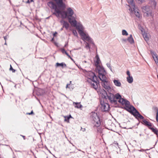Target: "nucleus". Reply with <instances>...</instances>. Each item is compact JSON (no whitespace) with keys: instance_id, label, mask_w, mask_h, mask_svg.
<instances>
[{"instance_id":"052dcab7","label":"nucleus","mask_w":158,"mask_h":158,"mask_svg":"<svg viewBox=\"0 0 158 158\" xmlns=\"http://www.w3.org/2000/svg\"><path fill=\"white\" fill-rule=\"evenodd\" d=\"M70 58L71 59V60H73V61H74V60H73V59L72 58H71V56H70Z\"/></svg>"},{"instance_id":"f3484780","label":"nucleus","mask_w":158,"mask_h":158,"mask_svg":"<svg viewBox=\"0 0 158 158\" xmlns=\"http://www.w3.org/2000/svg\"><path fill=\"white\" fill-rule=\"evenodd\" d=\"M61 23L63 25V27H65L66 30H67L69 27V24L68 22L64 20H62L60 21Z\"/></svg>"},{"instance_id":"f704fd0d","label":"nucleus","mask_w":158,"mask_h":158,"mask_svg":"<svg viewBox=\"0 0 158 158\" xmlns=\"http://www.w3.org/2000/svg\"><path fill=\"white\" fill-rule=\"evenodd\" d=\"M152 5L154 6V7H155L156 6V5L157 3L155 1H153L152 2Z\"/></svg>"},{"instance_id":"e2e57ef3","label":"nucleus","mask_w":158,"mask_h":158,"mask_svg":"<svg viewBox=\"0 0 158 158\" xmlns=\"http://www.w3.org/2000/svg\"><path fill=\"white\" fill-rule=\"evenodd\" d=\"M85 131V129L84 128V130H83V131Z\"/></svg>"},{"instance_id":"72a5a7b5","label":"nucleus","mask_w":158,"mask_h":158,"mask_svg":"<svg viewBox=\"0 0 158 158\" xmlns=\"http://www.w3.org/2000/svg\"><path fill=\"white\" fill-rule=\"evenodd\" d=\"M153 110L156 112V113H158V109L157 107H153Z\"/></svg>"},{"instance_id":"c85d7f7f","label":"nucleus","mask_w":158,"mask_h":158,"mask_svg":"<svg viewBox=\"0 0 158 158\" xmlns=\"http://www.w3.org/2000/svg\"><path fill=\"white\" fill-rule=\"evenodd\" d=\"M114 99H119L120 100L122 98V97L121 95L117 93L114 95Z\"/></svg>"},{"instance_id":"2eb2a0df","label":"nucleus","mask_w":158,"mask_h":158,"mask_svg":"<svg viewBox=\"0 0 158 158\" xmlns=\"http://www.w3.org/2000/svg\"><path fill=\"white\" fill-rule=\"evenodd\" d=\"M118 102L119 103H121L122 105H125V107L128 105H130V102L122 98L119 100Z\"/></svg>"},{"instance_id":"6ab92c4d","label":"nucleus","mask_w":158,"mask_h":158,"mask_svg":"<svg viewBox=\"0 0 158 158\" xmlns=\"http://www.w3.org/2000/svg\"><path fill=\"white\" fill-rule=\"evenodd\" d=\"M128 3L129 4L128 5L129 6L134 8L135 7V4L133 0H126Z\"/></svg>"},{"instance_id":"37998d69","label":"nucleus","mask_w":158,"mask_h":158,"mask_svg":"<svg viewBox=\"0 0 158 158\" xmlns=\"http://www.w3.org/2000/svg\"><path fill=\"white\" fill-rule=\"evenodd\" d=\"M106 65L109 68H110V63H107L106 64Z\"/></svg>"},{"instance_id":"20e7f679","label":"nucleus","mask_w":158,"mask_h":158,"mask_svg":"<svg viewBox=\"0 0 158 158\" xmlns=\"http://www.w3.org/2000/svg\"><path fill=\"white\" fill-rule=\"evenodd\" d=\"M96 71L98 73V76L100 79L106 77V72L104 68L100 65H98L96 68Z\"/></svg>"},{"instance_id":"774afa93","label":"nucleus","mask_w":158,"mask_h":158,"mask_svg":"<svg viewBox=\"0 0 158 158\" xmlns=\"http://www.w3.org/2000/svg\"><path fill=\"white\" fill-rule=\"evenodd\" d=\"M70 83H71V81H70Z\"/></svg>"},{"instance_id":"8fccbe9b","label":"nucleus","mask_w":158,"mask_h":158,"mask_svg":"<svg viewBox=\"0 0 158 158\" xmlns=\"http://www.w3.org/2000/svg\"><path fill=\"white\" fill-rule=\"evenodd\" d=\"M114 143L116 144H117L118 147V143H117V142H114Z\"/></svg>"},{"instance_id":"cd10ccee","label":"nucleus","mask_w":158,"mask_h":158,"mask_svg":"<svg viewBox=\"0 0 158 158\" xmlns=\"http://www.w3.org/2000/svg\"><path fill=\"white\" fill-rule=\"evenodd\" d=\"M56 65L57 67H58L59 66H61L63 68L66 67V64L63 62H62V63H56Z\"/></svg>"},{"instance_id":"39448f33","label":"nucleus","mask_w":158,"mask_h":158,"mask_svg":"<svg viewBox=\"0 0 158 158\" xmlns=\"http://www.w3.org/2000/svg\"><path fill=\"white\" fill-rule=\"evenodd\" d=\"M142 11L144 13L145 16H151L153 17V14L150 7L148 6H143L142 7Z\"/></svg>"},{"instance_id":"6e6d98bb","label":"nucleus","mask_w":158,"mask_h":158,"mask_svg":"<svg viewBox=\"0 0 158 158\" xmlns=\"http://www.w3.org/2000/svg\"><path fill=\"white\" fill-rule=\"evenodd\" d=\"M142 136H144V135H143V134H139V136H142Z\"/></svg>"},{"instance_id":"473e14b6","label":"nucleus","mask_w":158,"mask_h":158,"mask_svg":"<svg viewBox=\"0 0 158 158\" xmlns=\"http://www.w3.org/2000/svg\"><path fill=\"white\" fill-rule=\"evenodd\" d=\"M85 48L86 49H90V47L89 44L87 42H86Z\"/></svg>"},{"instance_id":"aec40b11","label":"nucleus","mask_w":158,"mask_h":158,"mask_svg":"<svg viewBox=\"0 0 158 158\" xmlns=\"http://www.w3.org/2000/svg\"><path fill=\"white\" fill-rule=\"evenodd\" d=\"M143 123L146 126L149 127H151L152 126V124L151 123L147 121L145 119H143Z\"/></svg>"},{"instance_id":"79ce46f5","label":"nucleus","mask_w":158,"mask_h":158,"mask_svg":"<svg viewBox=\"0 0 158 158\" xmlns=\"http://www.w3.org/2000/svg\"><path fill=\"white\" fill-rule=\"evenodd\" d=\"M127 74L128 76H131L130 72L129 71H127Z\"/></svg>"},{"instance_id":"5701e85b","label":"nucleus","mask_w":158,"mask_h":158,"mask_svg":"<svg viewBox=\"0 0 158 158\" xmlns=\"http://www.w3.org/2000/svg\"><path fill=\"white\" fill-rule=\"evenodd\" d=\"M135 6L134 8H132L133 9L135 15V16L139 18L140 17V14L139 12L137 10H136V8H135Z\"/></svg>"},{"instance_id":"bf43d9fd","label":"nucleus","mask_w":158,"mask_h":158,"mask_svg":"<svg viewBox=\"0 0 158 158\" xmlns=\"http://www.w3.org/2000/svg\"><path fill=\"white\" fill-rule=\"evenodd\" d=\"M63 28L64 27H63L62 28H61V29H60L61 31H62L63 30Z\"/></svg>"},{"instance_id":"f257e3e1","label":"nucleus","mask_w":158,"mask_h":158,"mask_svg":"<svg viewBox=\"0 0 158 158\" xmlns=\"http://www.w3.org/2000/svg\"><path fill=\"white\" fill-rule=\"evenodd\" d=\"M74 13L73 10L71 7H69L66 9L65 11L60 10V12L59 13V17L60 15L61 18L63 19L67 18L69 22L70 23L73 19H75V18L74 16H73Z\"/></svg>"},{"instance_id":"9d476101","label":"nucleus","mask_w":158,"mask_h":158,"mask_svg":"<svg viewBox=\"0 0 158 158\" xmlns=\"http://www.w3.org/2000/svg\"><path fill=\"white\" fill-rule=\"evenodd\" d=\"M124 109L125 110L129 112L131 114L134 115L135 113L136 112V109L134 107L130 105L127 106L126 107H124Z\"/></svg>"},{"instance_id":"603ef678","label":"nucleus","mask_w":158,"mask_h":158,"mask_svg":"<svg viewBox=\"0 0 158 158\" xmlns=\"http://www.w3.org/2000/svg\"><path fill=\"white\" fill-rule=\"evenodd\" d=\"M51 41L52 42H53L54 41V38H53L51 40Z\"/></svg>"},{"instance_id":"864d4df0","label":"nucleus","mask_w":158,"mask_h":158,"mask_svg":"<svg viewBox=\"0 0 158 158\" xmlns=\"http://www.w3.org/2000/svg\"><path fill=\"white\" fill-rule=\"evenodd\" d=\"M68 43H67L66 44H65V45L64 46V47H66L68 45Z\"/></svg>"},{"instance_id":"ddd939ff","label":"nucleus","mask_w":158,"mask_h":158,"mask_svg":"<svg viewBox=\"0 0 158 158\" xmlns=\"http://www.w3.org/2000/svg\"><path fill=\"white\" fill-rule=\"evenodd\" d=\"M99 82L98 79L97 78L92 80L91 81H90V82L89 83H90L91 86L96 90L98 87V85L99 84Z\"/></svg>"},{"instance_id":"a211bd4d","label":"nucleus","mask_w":158,"mask_h":158,"mask_svg":"<svg viewBox=\"0 0 158 158\" xmlns=\"http://www.w3.org/2000/svg\"><path fill=\"white\" fill-rule=\"evenodd\" d=\"M133 116H134L136 118H139L140 119L143 120L144 118V117L140 114L137 110H136V112L135 113Z\"/></svg>"},{"instance_id":"69168bd1","label":"nucleus","mask_w":158,"mask_h":158,"mask_svg":"<svg viewBox=\"0 0 158 158\" xmlns=\"http://www.w3.org/2000/svg\"><path fill=\"white\" fill-rule=\"evenodd\" d=\"M142 151V149H141V150L140 151Z\"/></svg>"},{"instance_id":"9b49d317","label":"nucleus","mask_w":158,"mask_h":158,"mask_svg":"<svg viewBox=\"0 0 158 158\" xmlns=\"http://www.w3.org/2000/svg\"><path fill=\"white\" fill-rule=\"evenodd\" d=\"M100 104L101 106L100 108L102 111L106 112L109 110V105L108 103L104 102V101H101Z\"/></svg>"},{"instance_id":"09e8293b","label":"nucleus","mask_w":158,"mask_h":158,"mask_svg":"<svg viewBox=\"0 0 158 158\" xmlns=\"http://www.w3.org/2000/svg\"><path fill=\"white\" fill-rule=\"evenodd\" d=\"M20 136L23 137L24 140L25 139V136L22 135H20Z\"/></svg>"},{"instance_id":"a878e982","label":"nucleus","mask_w":158,"mask_h":158,"mask_svg":"<svg viewBox=\"0 0 158 158\" xmlns=\"http://www.w3.org/2000/svg\"><path fill=\"white\" fill-rule=\"evenodd\" d=\"M113 82L114 85L120 87L121 86V83L119 80H114L113 81Z\"/></svg>"},{"instance_id":"0eeeda50","label":"nucleus","mask_w":158,"mask_h":158,"mask_svg":"<svg viewBox=\"0 0 158 158\" xmlns=\"http://www.w3.org/2000/svg\"><path fill=\"white\" fill-rule=\"evenodd\" d=\"M107 79L106 77L105 78H103L100 80L102 81L101 83L102 86L106 90L108 91L111 88L110 86V83L107 80Z\"/></svg>"},{"instance_id":"393cba45","label":"nucleus","mask_w":158,"mask_h":158,"mask_svg":"<svg viewBox=\"0 0 158 158\" xmlns=\"http://www.w3.org/2000/svg\"><path fill=\"white\" fill-rule=\"evenodd\" d=\"M127 82L129 83H131L133 81V77L131 76L127 77Z\"/></svg>"},{"instance_id":"b1692460","label":"nucleus","mask_w":158,"mask_h":158,"mask_svg":"<svg viewBox=\"0 0 158 158\" xmlns=\"http://www.w3.org/2000/svg\"><path fill=\"white\" fill-rule=\"evenodd\" d=\"M95 57L96 58V60L95 61V64L96 66H97L98 65H99V62L100 61V60L99 56L98 55H97Z\"/></svg>"},{"instance_id":"f03ea898","label":"nucleus","mask_w":158,"mask_h":158,"mask_svg":"<svg viewBox=\"0 0 158 158\" xmlns=\"http://www.w3.org/2000/svg\"><path fill=\"white\" fill-rule=\"evenodd\" d=\"M91 117L93 120L94 127H98L101 125V121L99 116L97 113L92 112Z\"/></svg>"},{"instance_id":"4d7b16f0","label":"nucleus","mask_w":158,"mask_h":158,"mask_svg":"<svg viewBox=\"0 0 158 158\" xmlns=\"http://www.w3.org/2000/svg\"><path fill=\"white\" fill-rule=\"evenodd\" d=\"M70 85V84H67V85H66V88H68V86L69 85Z\"/></svg>"},{"instance_id":"c756f323","label":"nucleus","mask_w":158,"mask_h":158,"mask_svg":"<svg viewBox=\"0 0 158 158\" xmlns=\"http://www.w3.org/2000/svg\"><path fill=\"white\" fill-rule=\"evenodd\" d=\"M73 104H75L76 106H75V107L76 108H81L82 107V105L80 104V103L78 102H73Z\"/></svg>"},{"instance_id":"7c9ffc66","label":"nucleus","mask_w":158,"mask_h":158,"mask_svg":"<svg viewBox=\"0 0 158 158\" xmlns=\"http://www.w3.org/2000/svg\"><path fill=\"white\" fill-rule=\"evenodd\" d=\"M71 118H72V117L71 115H70L69 116H64V121H65L69 122V119Z\"/></svg>"},{"instance_id":"7ed1b4c3","label":"nucleus","mask_w":158,"mask_h":158,"mask_svg":"<svg viewBox=\"0 0 158 158\" xmlns=\"http://www.w3.org/2000/svg\"><path fill=\"white\" fill-rule=\"evenodd\" d=\"M47 5L51 9L54 10L55 12L53 13V15L57 18L59 17V13L60 10L58 8L56 5L52 1L48 2Z\"/></svg>"},{"instance_id":"412c9836","label":"nucleus","mask_w":158,"mask_h":158,"mask_svg":"<svg viewBox=\"0 0 158 158\" xmlns=\"http://www.w3.org/2000/svg\"><path fill=\"white\" fill-rule=\"evenodd\" d=\"M149 129L151 130L158 137V130L156 128H154L153 127H149Z\"/></svg>"},{"instance_id":"5fc2aeb1","label":"nucleus","mask_w":158,"mask_h":158,"mask_svg":"<svg viewBox=\"0 0 158 158\" xmlns=\"http://www.w3.org/2000/svg\"><path fill=\"white\" fill-rule=\"evenodd\" d=\"M56 34H57V32H55L53 34L54 36H55Z\"/></svg>"},{"instance_id":"4468645a","label":"nucleus","mask_w":158,"mask_h":158,"mask_svg":"<svg viewBox=\"0 0 158 158\" xmlns=\"http://www.w3.org/2000/svg\"><path fill=\"white\" fill-rule=\"evenodd\" d=\"M56 2L57 6L60 8L64 9L66 7V5L63 2L65 0H54Z\"/></svg>"},{"instance_id":"c03bdc74","label":"nucleus","mask_w":158,"mask_h":158,"mask_svg":"<svg viewBox=\"0 0 158 158\" xmlns=\"http://www.w3.org/2000/svg\"><path fill=\"white\" fill-rule=\"evenodd\" d=\"M156 119L157 122L158 121V113H156Z\"/></svg>"},{"instance_id":"4c0bfd02","label":"nucleus","mask_w":158,"mask_h":158,"mask_svg":"<svg viewBox=\"0 0 158 158\" xmlns=\"http://www.w3.org/2000/svg\"><path fill=\"white\" fill-rule=\"evenodd\" d=\"M10 70H12V73H15V70L12 67L11 65H10Z\"/></svg>"},{"instance_id":"680f3d73","label":"nucleus","mask_w":158,"mask_h":158,"mask_svg":"<svg viewBox=\"0 0 158 158\" xmlns=\"http://www.w3.org/2000/svg\"><path fill=\"white\" fill-rule=\"evenodd\" d=\"M4 44H5V45H7V44H6V41H5V43Z\"/></svg>"},{"instance_id":"338daca9","label":"nucleus","mask_w":158,"mask_h":158,"mask_svg":"<svg viewBox=\"0 0 158 158\" xmlns=\"http://www.w3.org/2000/svg\"><path fill=\"white\" fill-rule=\"evenodd\" d=\"M142 151V149H141V150L140 151Z\"/></svg>"},{"instance_id":"2f4dec72","label":"nucleus","mask_w":158,"mask_h":158,"mask_svg":"<svg viewBox=\"0 0 158 158\" xmlns=\"http://www.w3.org/2000/svg\"><path fill=\"white\" fill-rule=\"evenodd\" d=\"M122 34L123 35H127L128 33L125 30H123L122 31Z\"/></svg>"},{"instance_id":"a18cd8bd","label":"nucleus","mask_w":158,"mask_h":158,"mask_svg":"<svg viewBox=\"0 0 158 158\" xmlns=\"http://www.w3.org/2000/svg\"><path fill=\"white\" fill-rule=\"evenodd\" d=\"M33 110H32L31 111V112H30V113H27V114H29V115H31V114H33Z\"/></svg>"},{"instance_id":"13d9d810","label":"nucleus","mask_w":158,"mask_h":158,"mask_svg":"<svg viewBox=\"0 0 158 158\" xmlns=\"http://www.w3.org/2000/svg\"><path fill=\"white\" fill-rule=\"evenodd\" d=\"M109 68V69L110 70H111V71H112V68H111V67H110V68Z\"/></svg>"},{"instance_id":"de8ad7c7","label":"nucleus","mask_w":158,"mask_h":158,"mask_svg":"<svg viewBox=\"0 0 158 158\" xmlns=\"http://www.w3.org/2000/svg\"><path fill=\"white\" fill-rule=\"evenodd\" d=\"M69 58H70V56L66 52L65 53Z\"/></svg>"},{"instance_id":"6e6552de","label":"nucleus","mask_w":158,"mask_h":158,"mask_svg":"<svg viewBox=\"0 0 158 158\" xmlns=\"http://www.w3.org/2000/svg\"><path fill=\"white\" fill-rule=\"evenodd\" d=\"M79 34L81 36L82 40L84 41H87L91 43L94 45V44L92 41V39L90 38L88 35H87L83 31L79 33Z\"/></svg>"},{"instance_id":"1a4fd4ad","label":"nucleus","mask_w":158,"mask_h":158,"mask_svg":"<svg viewBox=\"0 0 158 158\" xmlns=\"http://www.w3.org/2000/svg\"><path fill=\"white\" fill-rule=\"evenodd\" d=\"M106 96H104L105 98L106 99V97H107V98L111 103H117V100L114 99V95L113 94L109 93L108 94L106 93Z\"/></svg>"},{"instance_id":"0e129e2a","label":"nucleus","mask_w":158,"mask_h":158,"mask_svg":"<svg viewBox=\"0 0 158 158\" xmlns=\"http://www.w3.org/2000/svg\"><path fill=\"white\" fill-rule=\"evenodd\" d=\"M142 151V149H141V150L140 151Z\"/></svg>"},{"instance_id":"3c124183","label":"nucleus","mask_w":158,"mask_h":158,"mask_svg":"<svg viewBox=\"0 0 158 158\" xmlns=\"http://www.w3.org/2000/svg\"><path fill=\"white\" fill-rule=\"evenodd\" d=\"M4 39L5 40V41H6V40L7 39V36H4Z\"/></svg>"},{"instance_id":"a19ab883","label":"nucleus","mask_w":158,"mask_h":158,"mask_svg":"<svg viewBox=\"0 0 158 158\" xmlns=\"http://www.w3.org/2000/svg\"><path fill=\"white\" fill-rule=\"evenodd\" d=\"M33 1V0H28L27 2L26 3H31V2H32Z\"/></svg>"},{"instance_id":"bb28decb","label":"nucleus","mask_w":158,"mask_h":158,"mask_svg":"<svg viewBox=\"0 0 158 158\" xmlns=\"http://www.w3.org/2000/svg\"><path fill=\"white\" fill-rule=\"evenodd\" d=\"M143 36L145 41L147 42V41H148L149 40V35L147 33H144L143 34Z\"/></svg>"},{"instance_id":"423d86ee","label":"nucleus","mask_w":158,"mask_h":158,"mask_svg":"<svg viewBox=\"0 0 158 158\" xmlns=\"http://www.w3.org/2000/svg\"><path fill=\"white\" fill-rule=\"evenodd\" d=\"M71 25H73L74 27H76V28L78 30V33H79L83 31L84 28L82 26L81 24L80 23H77V21L75 19H73V20L70 23Z\"/></svg>"},{"instance_id":"ea45409f","label":"nucleus","mask_w":158,"mask_h":158,"mask_svg":"<svg viewBox=\"0 0 158 158\" xmlns=\"http://www.w3.org/2000/svg\"><path fill=\"white\" fill-rule=\"evenodd\" d=\"M121 40L123 43H124V42H126L127 40V39H122Z\"/></svg>"},{"instance_id":"e433bc0d","label":"nucleus","mask_w":158,"mask_h":158,"mask_svg":"<svg viewBox=\"0 0 158 158\" xmlns=\"http://www.w3.org/2000/svg\"><path fill=\"white\" fill-rule=\"evenodd\" d=\"M130 8L129 9V11L130 13H132L134 12L133 9L132 7L129 6Z\"/></svg>"},{"instance_id":"58836bf2","label":"nucleus","mask_w":158,"mask_h":158,"mask_svg":"<svg viewBox=\"0 0 158 158\" xmlns=\"http://www.w3.org/2000/svg\"><path fill=\"white\" fill-rule=\"evenodd\" d=\"M61 52H62V53H65L66 52H67L65 50V49L63 48H62L61 49Z\"/></svg>"},{"instance_id":"c9c22d12","label":"nucleus","mask_w":158,"mask_h":158,"mask_svg":"<svg viewBox=\"0 0 158 158\" xmlns=\"http://www.w3.org/2000/svg\"><path fill=\"white\" fill-rule=\"evenodd\" d=\"M72 33L73 35L75 36H77V33L75 30H73L72 31Z\"/></svg>"},{"instance_id":"f8f14e48","label":"nucleus","mask_w":158,"mask_h":158,"mask_svg":"<svg viewBox=\"0 0 158 158\" xmlns=\"http://www.w3.org/2000/svg\"><path fill=\"white\" fill-rule=\"evenodd\" d=\"M86 75L89 77L87 80V81L89 82H90V81H91L92 80L98 78L94 73L91 71L88 72L86 73Z\"/></svg>"},{"instance_id":"dca6fc26","label":"nucleus","mask_w":158,"mask_h":158,"mask_svg":"<svg viewBox=\"0 0 158 158\" xmlns=\"http://www.w3.org/2000/svg\"><path fill=\"white\" fill-rule=\"evenodd\" d=\"M150 53L156 63L158 64V56L157 54L152 51H150Z\"/></svg>"},{"instance_id":"4be33fe9","label":"nucleus","mask_w":158,"mask_h":158,"mask_svg":"<svg viewBox=\"0 0 158 158\" xmlns=\"http://www.w3.org/2000/svg\"><path fill=\"white\" fill-rule=\"evenodd\" d=\"M127 40L131 44H132L134 43V40L132 35H130V36L128 37Z\"/></svg>"},{"instance_id":"49530a36","label":"nucleus","mask_w":158,"mask_h":158,"mask_svg":"<svg viewBox=\"0 0 158 158\" xmlns=\"http://www.w3.org/2000/svg\"><path fill=\"white\" fill-rule=\"evenodd\" d=\"M138 1L141 3H142L144 1V0H138Z\"/></svg>"}]
</instances>
